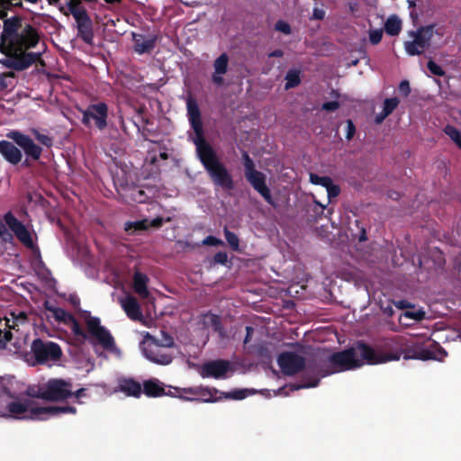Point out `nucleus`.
Segmentation results:
<instances>
[{"mask_svg":"<svg viewBox=\"0 0 461 461\" xmlns=\"http://www.w3.org/2000/svg\"><path fill=\"white\" fill-rule=\"evenodd\" d=\"M85 391L86 390L84 388H80V389L77 390L76 392H73L72 396H75L77 399H79L80 397L85 395Z\"/></svg>","mask_w":461,"mask_h":461,"instance_id":"60","label":"nucleus"},{"mask_svg":"<svg viewBox=\"0 0 461 461\" xmlns=\"http://www.w3.org/2000/svg\"><path fill=\"white\" fill-rule=\"evenodd\" d=\"M444 131L461 149V131L455 126L451 125L446 126Z\"/></svg>","mask_w":461,"mask_h":461,"instance_id":"32","label":"nucleus"},{"mask_svg":"<svg viewBox=\"0 0 461 461\" xmlns=\"http://www.w3.org/2000/svg\"><path fill=\"white\" fill-rule=\"evenodd\" d=\"M149 277L146 274L136 270L133 274V290L141 298L146 299L149 297V293L148 290Z\"/></svg>","mask_w":461,"mask_h":461,"instance_id":"24","label":"nucleus"},{"mask_svg":"<svg viewBox=\"0 0 461 461\" xmlns=\"http://www.w3.org/2000/svg\"><path fill=\"white\" fill-rule=\"evenodd\" d=\"M4 221L21 243H23L28 249L34 248V242L32 240V234L24 226V224L19 221L11 212H8L5 214Z\"/></svg>","mask_w":461,"mask_h":461,"instance_id":"18","label":"nucleus"},{"mask_svg":"<svg viewBox=\"0 0 461 461\" xmlns=\"http://www.w3.org/2000/svg\"><path fill=\"white\" fill-rule=\"evenodd\" d=\"M435 24L420 26L416 31L409 32V35L412 37V41L404 42V50L410 56L421 55L425 50L430 45L431 39L434 34Z\"/></svg>","mask_w":461,"mask_h":461,"instance_id":"11","label":"nucleus"},{"mask_svg":"<svg viewBox=\"0 0 461 461\" xmlns=\"http://www.w3.org/2000/svg\"><path fill=\"white\" fill-rule=\"evenodd\" d=\"M224 398L231 400H243L249 396V391L248 389H235L231 392L222 393Z\"/></svg>","mask_w":461,"mask_h":461,"instance_id":"34","label":"nucleus"},{"mask_svg":"<svg viewBox=\"0 0 461 461\" xmlns=\"http://www.w3.org/2000/svg\"><path fill=\"white\" fill-rule=\"evenodd\" d=\"M277 364L285 375H294L304 370L305 358L295 352H282L277 357Z\"/></svg>","mask_w":461,"mask_h":461,"instance_id":"16","label":"nucleus"},{"mask_svg":"<svg viewBox=\"0 0 461 461\" xmlns=\"http://www.w3.org/2000/svg\"><path fill=\"white\" fill-rule=\"evenodd\" d=\"M228 261V255L225 251L217 252L212 258V264L225 265Z\"/></svg>","mask_w":461,"mask_h":461,"instance_id":"44","label":"nucleus"},{"mask_svg":"<svg viewBox=\"0 0 461 461\" xmlns=\"http://www.w3.org/2000/svg\"><path fill=\"white\" fill-rule=\"evenodd\" d=\"M32 132L34 136V138L43 146L47 148H50L53 145V139L50 137L49 135L41 133L38 130L32 129Z\"/></svg>","mask_w":461,"mask_h":461,"instance_id":"36","label":"nucleus"},{"mask_svg":"<svg viewBox=\"0 0 461 461\" xmlns=\"http://www.w3.org/2000/svg\"><path fill=\"white\" fill-rule=\"evenodd\" d=\"M384 31L390 36H396L402 31V21L395 14L388 17L384 23Z\"/></svg>","mask_w":461,"mask_h":461,"instance_id":"28","label":"nucleus"},{"mask_svg":"<svg viewBox=\"0 0 461 461\" xmlns=\"http://www.w3.org/2000/svg\"><path fill=\"white\" fill-rule=\"evenodd\" d=\"M306 361L304 374L303 375V384H291V391H297L303 388H313L319 385L320 377L331 375L329 365V353L325 350H316L312 352Z\"/></svg>","mask_w":461,"mask_h":461,"instance_id":"4","label":"nucleus"},{"mask_svg":"<svg viewBox=\"0 0 461 461\" xmlns=\"http://www.w3.org/2000/svg\"><path fill=\"white\" fill-rule=\"evenodd\" d=\"M397 355L380 356L379 350L357 341L348 348L329 354V365L331 374L353 370L365 364L377 365L397 359Z\"/></svg>","mask_w":461,"mask_h":461,"instance_id":"2","label":"nucleus"},{"mask_svg":"<svg viewBox=\"0 0 461 461\" xmlns=\"http://www.w3.org/2000/svg\"><path fill=\"white\" fill-rule=\"evenodd\" d=\"M132 40L134 41V50L139 54L150 52L156 43V37L145 39L142 34L133 33Z\"/></svg>","mask_w":461,"mask_h":461,"instance_id":"25","label":"nucleus"},{"mask_svg":"<svg viewBox=\"0 0 461 461\" xmlns=\"http://www.w3.org/2000/svg\"><path fill=\"white\" fill-rule=\"evenodd\" d=\"M50 5H57L60 9V6H66L65 3L60 4V0H48Z\"/></svg>","mask_w":461,"mask_h":461,"instance_id":"62","label":"nucleus"},{"mask_svg":"<svg viewBox=\"0 0 461 461\" xmlns=\"http://www.w3.org/2000/svg\"><path fill=\"white\" fill-rule=\"evenodd\" d=\"M230 370V363L225 359H216L204 363L201 369L203 377H213L215 379L224 378Z\"/></svg>","mask_w":461,"mask_h":461,"instance_id":"19","label":"nucleus"},{"mask_svg":"<svg viewBox=\"0 0 461 461\" xmlns=\"http://www.w3.org/2000/svg\"><path fill=\"white\" fill-rule=\"evenodd\" d=\"M332 182L333 181L330 176H321V178H320V181L317 182V185H321V186L327 188L329 185H331Z\"/></svg>","mask_w":461,"mask_h":461,"instance_id":"56","label":"nucleus"},{"mask_svg":"<svg viewBox=\"0 0 461 461\" xmlns=\"http://www.w3.org/2000/svg\"><path fill=\"white\" fill-rule=\"evenodd\" d=\"M253 332H254V329L252 327H250V326L246 327V336L244 339V344H247L250 341Z\"/></svg>","mask_w":461,"mask_h":461,"instance_id":"57","label":"nucleus"},{"mask_svg":"<svg viewBox=\"0 0 461 461\" xmlns=\"http://www.w3.org/2000/svg\"><path fill=\"white\" fill-rule=\"evenodd\" d=\"M224 236L232 250L238 251L240 246V240L238 236L230 231L227 227L224 228Z\"/></svg>","mask_w":461,"mask_h":461,"instance_id":"33","label":"nucleus"},{"mask_svg":"<svg viewBox=\"0 0 461 461\" xmlns=\"http://www.w3.org/2000/svg\"><path fill=\"white\" fill-rule=\"evenodd\" d=\"M326 189L329 200L337 197L340 193V187L337 185H334L333 182Z\"/></svg>","mask_w":461,"mask_h":461,"instance_id":"46","label":"nucleus"},{"mask_svg":"<svg viewBox=\"0 0 461 461\" xmlns=\"http://www.w3.org/2000/svg\"><path fill=\"white\" fill-rule=\"evenodd\" d=\"M60 12L66 16L71 14L76 22L77 36L88 45L94 44L93 22L81 0H69L68 10L60 6Z\"/></svg>","mask_w":461,"mask_h":461,"instance_id":"7","label":"nucleus"},{"mask_svg":"<svg viewBox=\"0 0 461 461\" xmlns=\"http://www.w3.org/2000/svg\"><path fill=\"white\" fill-rule=\"evenodd\" d=\"M108 105L104 102L90 104L86 110L82 111L81 122L86 128H92L94 125L100 131L107 127Z\"/></svg>","mask_w":461,"mask_h":461,"instance_id":"13","label":"nucleus"},{"mask_svg":"<svg viewBox=\"0 0 461 461\" xmlns=\"http://www.w3.org/2000/svg\"><path fill=\"white\" fill-rule=\"evenodd\" d=\"M346 123H347L346 138H347V140H350L356 133V127H355L354 122L350 119L347 120Z\"/></svg>","mask_w":461,"mask_h":461,"instance_id":"47","label":"nucleus"},{"mask_svg":"<svg viewBox=\"0 0 461 461\" xmlns=\"http://www.w3.org/2000/svg\"><path fill=\"white\" fill-rule=\"evenodd\" d=\"M203 244L208 246H220L222 245L223 242L214 236H208L203 240Z\"/></svg>","mask_w":461,"mask_h":461,"instance_id":"52","label":"nucleus"},{"mask_svg":"<svg viewBox=\"0 0 461 461\" xmlns=\"http://www.w3.org/2000/svg\"><path fill=\"white\" fill-rule=\"evenodd\" d=\"M275 29L286 35L290 34L292 32L290 24L282 20H279L276 23Z\"/></svg>","mask_w":461,"mask_h":461,"instance_id":"43","label":"nucleus"},{"mask_svg":"<svg viewBox=\"0 0 461 461\" xmlns=\"http://www.w3.org/2000/svg\"><path fill=\"white\" fill-rule=\"evenodd\" d=\"M164 221H165L164 218L159 217V216L156 217L152 221H149L148 219H143V220L136 221H127L125 223L124 229L130 234H133L138 231L147 230L151 227L156 228V229L160 228L163 225Z\"/></svg>","mask_w":461,"mask_h":461,"instance_id":"20","label":"nucleus"},{"mask_svg":"<svg viewBox=\"0 0 461 461\" xmlns=\"http://www.w3.org/2000/svg\"><path fill=\"white\" fill-rule=\"evenodd\" d=\"M196 152L213 185L224 190H233L235 184L232 176L211 144L198 145Z\"/></svg>","mask_w":461,"mask_h":461,"instance_id":"3","label":"nucleus"},{"mask_svg":"<svg viewBox=\"0 0 461 461\" xmlns=\"http://www.w3.org/2000/svg\"><path fill=\"white\" fill-rule=\"evenodd\" d=\"M162 348L158 345V339L149 333L146 334L141 342V350L147 359L158 365L167 366L172 362L173 357L163 351Z\"/></svg>","mask_w":461,"mask_h":461,"instance_id":"12","label":"nucleus"},{"mask_svg":"<svg viewBox=\"0 0 461 461\" xmlns=\"http://www.w3.org/2000/svg\"><path fill=\"white\" fill-rule=\"evenodd\" d=\"M46 309L53 313V317L57 321L62 322L65 325H67L68 321L72 320V318L74 317L73 314L66 312L64 309L59 307L49 306L48 304H46Z\"/></svg>","mask_w":461,"mask_h":461,"instance_id":"29","label":"nucleus"},{"mask_svg":"<svg viewBox=\"0 0 461 461\" xmlns=\"http://www.w3.org/2000/svg\"><path fill=\"white\" fill-rule=\"evenodd\" d=\"M120 391L126 393L128 396L139 398L142 393V388L139 382L134 379H124L120 383Z\"/></svg>","mask_w":461,"mask_h":461,"instance_id":"26","label":"nucleus"},{"mask_svg":"<svg viewBox=\"0 0 461 461\" xmlns=\"http://www.w3.org/2000/svg\"><path fill=\"white\" fill-rule=\"evenodd\" d=\"M310 177H311V182L315 185H317V182H319L320 178H321V176H320L318 175H314V174H311Z\"/></svg>","mask_w":461,"mask_h":461,"instance_id":"61","label":"nucleus"},{"mask_svg":"<svg viewBox=\"0 0 461 461\" xmlns=\"http://www.w3.org/2000/svg\"><path fill=\"white\" fill-rule=\"evenodd\" d=\"M41 40L38 30L30 23H23V18L14 15L5 19L0 36V51L8 59L2 63L8 68L23 71L36 62L44 64L41 52H30Z\"/></svg>","mask_w":461,"mask_h":461,"instance_id":"1","label":"nucleus"},{"mask_svg":"<svg viewBox=\"0 0 461 461\" xmlns=\"http://www.w3.org/2000/svg\"><path fill=\"white\" fill-rule=\"evenodd\" d=\"M229 57L226 53L221 54L213 62L214 73L212 76V81L216 86H221L223 84L222 75L228 71Z\"/></svg>","mask_w":461,"mask_h":461,"instance_id":"23","label":"nucleus"},{"mask_svg":"<svg viewBox=\"0 0 461 461\" xmlns=\"http://www.w3.org/2000/svg\"><path fill=\"white\" fill-rule=\"evenodd\" d=\"M211 324L214 331L218 332L221 337H224V328L218 315L212 314L211 317Z\"/></svg>","mask_w":461,"mask_h":461,"instance_id":"40","label":"nucleus"},{"mask_svg":"<svg viewBox=\"0 0 461 461\" xmlns=\"http://www.w3.org/2000/svg\"><path fill=\"white\" fill-rule=\"evenodd\" d=\"M6 226L5 222L4 223L0 221V237L5 240L12 239V234L8 231Z\"/></svg>","mask_w":461,"mask_h":461,"instance_id":"53","label":"nucleus"},{"mask_svg":"<svg viewBox=\"0 0 461 461\" xmlns=\"http://www.w3.org/2000/svg\"><path fill=\"white\" fill-rule=\"evenodd\" d=\"M142 392L149 397H159L166 394L165 388L158 380H147L143 383Z\"/></svg>","mask_w":461,"mask_h":461,"instance_id":"27","label":"nucleus"},{"mask_svg":"<svg viewBox=\"0 0 461 461\" xmlns=\"http://www.w3.org/2000/svg\"><path fill=\"white\" fill-rule=\"evenodd\" d=\"M384 312L388 316H392L393 314V310L391 306L384 308Z\"/></svg>","mask_w":461,"mask_h":461,"instance_id":"64","label":"nucleus"},{"mask_svg":"<svg viewBox=\"0 0 461 461\" xmlns=\"http://www.w3.org/2000/svg\"><path fill=\"white\" fill-rule=\"evenodd\" d=\"M161 338L158 339V345L163 348H174L175 340L174 338L165 330L160 331Z\"/></svg>","mask_w":461,"mask_h":461,"instance_id":"38","label":"nucleus"},{"mask_svg":"<svg viewBox=\"0 0 461 461\" xmlns=\"http://www.w3.org/2000/svg\"><path fill=\"white\" fill-rule=\"evenodd\" d=\"M388 115H385V112L383 110L382 113H378L376 116H375V122L376 123H382L384 122V120L387 117Z\"/></svg>","mask_w":461,"mask_h":461,"instance_id":"59","label":"nucleus"},{"mask_svg":"<svg viewBox=\"0 0 461 461\" xmlns=\"http://www.w3.org/2000/svg\"><path fill=\"white\" fill-rule=\"evenodd\" d=\"M340 106L338 101L325 102L321 105V109L327 112H334Z\"/></svg>","mask_w":461,"mask_h":461,"instance_id":"48","label":"nucleus"},{"mask_svg":"<svg viewBox=\"0 0 461 461\" xmlns=\"http://www.w3.org/2000/svg\"><path fill=\"white\" fill-rule=\"evenodd\" d=\"M87 332L84 330L78 321L74 316L67 326L71 329L72 333L81 342L88 339V334L106 350H113L115 348V341L110 331L101 325L98 317L89 316L86 321Z\"/></svg>","mask_w":461,"mask_h":461,"instance_id":"5","label":"nucleus"},{"mask_svg":"<svg viewBox=\"0 0 461 461\" xmlns=\"http://www.w3.org/2000/svg\"><path fill=\"white\" fill-rule=\"evenodd\" d=\"M121 305L126 315L132 321H140L142 319V312L138 300L128 295L121 300Z\"/></svg>","mask_w":461,"mask_h":461,"instance_id":"22","label":"nucleus"},{"mask_svg":"<svg viewBox=\"0 0 461 461\" xmlns=\"http://www.w3.org/2000/svg\"><path fill=\"white\" fill-rule=\"evenodd\" d=\"M382 37H383L382 30H372L369 32V41L374 45L378 44L381 41Z\"/></svg>","mask_w":461,"mask_h":461,"instance_id":"45","label":"nucleus"},{"mask_svg":"<svg viewBox=\"0 0 461 461\" xmlns=\"http://www.w3.org/2000/svg\"><path fill=\"white\" fill-rule=\"evenodd\" d=\"M10 326V319L0 318V345L5 347L6 343L11 341L13 339V334L11 330H9Z\"/></svg>","mask_w":461,"mask_h":461,"instance_id":"30","label":"nucleus"},{"mask_svg":"<svg viewBox=\"0 0 461 461\" xmlns=\"http://www.w3.org/2000/svg\"><path fill=\"white\" fill-rule=\"evenodd\" d=\"M359 241H366L367 240L366 232L365 229L361 230V233L358 238Z\"/></svg>","mask_w":461,"mask_h":461,"instance_id":"63","label":"nucleus"},{"mask_svg":"<svg viewBox=\"0 0 461 461\" xmlns=\"http://www.w3.org/2000/svg\"><path fill=\"white\" fill-rule=\"evenodd\" d=\"M8 411L14 417L23 415V418L32 420H46L49 416H59L64 413L77 412L73 406H44L30 408L29 401L26 402H11L7 405Z\"/></svg>","mask_w":461,"mask_h":461,"instance_id":"6","label":"nucleus"},{"mask_svg":"<svg viewBox=\"0 0 461 461\" xmlns=\"http://www.w3.org/2000/svg\"><path fill=\"white\" fill-rule=\"evenodd\" d=\"M241 158L244 166L246 180L268 204L276 206L271 191L266 183V175L256 169V165L247 151H242Z\"/></svg>","mask_w":461,"mask_h":461,"instance_id":"9","label":"nucleus"},{"mask_svg":"<svg viewBox=\"0 0 461 461\" xmlns=\"http://www.w3.org/2000/svg\"><path fill=\"white\" fill-rule=\"evenodd\" d=\"M427 68L429 72L435 76L443 77L445 75L444 69L432 59L428 61Z\"/></svg>","mask_w":461,"mask_h":461,"instance_id":"41","label":"nucleus"},{"mask_svg":"<svg viewBox=\"0 0 461 461\" xmlns=\"http://www.w3.org/2000/svg\"><path fill=\"white\" fill-rule=\"evenodd\" d=\"M73 395V385L70 381L61 378H51L38 389L36 398L49 402H62Z\"/></svg>","mask_w":461,"mask_h":461,"instance_id":"10","label":"nucleus"},{"mask_svg":"<svg viewBox=\"0 0 461 461\" xmlns=\"http://www.w3.org/2000/svg\"><path fill=\"white\" fill-rule=\"evenodd\" d=\"M31 351L38 364H44L48 361H57L62 356V350L57 343L44 341L41 339H35L32 341Z\"/></svg>","mask_w":461,"mask_h":461,"instance_id":"14","label":"nucleus"},{"mask_svg":"<svg viewBox=\"0 0 461 461\" xmlns=\"http://www.w3.org/2000/svg\"><path fill=\"white\" fill-rule=\"evenodd\" d=\"M12 320H10L9 330H16L19 324H23L27 321V315L23 312H20L17 315L12 313Z\"/></svg>","mask_w":461,"mask_h":461,"instance_id":"37","label":"nucleus"},{"mask_svg":"<svg viewBox=\"0 0 461 461\" xmlns=\"http://www.w3.org/2000/svg\"><path fill=\"white\" fill-rule=\"evenodd\" d=\"M402 318L411 319L416 321H422L425 318V312L421 310L406 311L399 318V321H402Z\"/></svg>","mask_w":461,"mask_h":461,"instance_id":"35","label":"nucleus"},{"mask_svg":"<svg viewBox=\"0 0 461 461\" xmlns=\"http://www.w3.org/2000/svg\"><path fill=\"white\" fill-rule=\"evenodd\" d=\"M400 100L397 97L386 98L384 101L383 110L385 112V115H390L394 109L398 106Z\"/></svg>","mask_w":461,"mask_h":461,"instance_id":"39","label":"nucleus"},{"mask_svg":"<svg viewBox=\"0 0 461 461\" xmlns=\"http://www.w3.org/2000/svg\"><path fill=\"white\" fill-rule=\"evenodd\" d=\"M379 355L384 357L397 355V360H399L402 356L404 359L430 360L437 358L434 349L426 347L424 342L413 339L407 340L404 338H399L397 339V348L394 350L387 353L379 350ZM393 361H396V359Z\"/></svg>","mask_w":461,"mask_h":461,"instance_id":"8","label":"nucleus"},{"mask_svg":"<svg viewBox=\"0 0 461 461\" xmlns=\"http://www.w3.org/2000/svg\"><path fill=\"white\" fill-rule=\"evenodd\" d=\"M325 208V205L317 201H314V204L311 208V211L313 212V214H311V216L314 217L315 220L321 218L324 214Z\"/></svg>","mask_w":461,"mask_h":461,"instance_id":"42","label":"nucleus"},{"mask_svg":"<svg viewBox=\"0 0 461 461\" xmlns=\"http://www.w3.org/2000/svg\"><path fill=\"white\" fill-rule=\"evenodd\" d=\"M285 80H286V82H285V88L286 90L290 89V88L296 87L301 83V78H300L299 71L289 70L286 73Z\"/></svg>","mask_w":461,"mask_h":461,"instance_id":"31","label":"nucleus"},{"mask_svg":"<svg viewBox=\"0 0 461 461\" xmlns=\"http://www.w3.org/2000/svg\"><path fill=\"white\" fill-rule=\"evenodd\" d=\"M0 153L5 160L13 165H17L23 158L22 151L15 146V143L8 140L0 141Z\"/></svg>","mask_w":461,"mask_h":461,"instance_id":"21","label":"nucleus"},{"mask_svg":"<svg viewBox=\"0 0 461 461\" xmlns=\"http://www.w3.org/2000/svg\"><path fill=\"white\" fill-rule=\"evenodd\" d=\"M283 56H284V51L279 49L275 50L268 54L269 58H281Z\"/></svg>","mask_w":461,"mask_h":461,"instance_id":"58","label":"nucleus"},{"mask_svg":"<svg viewBox=\"0 0 461 461\" xmlns=\"http://www.w3.org/2000/svg\"><path fill=\"white\" fill-rule=\"evenodd\" d=\"M218 393V390L215 389V388H205V389H202L201 390V395L203 396V397H208L207 399L204 400V402H215V400H212L211 398L212 397V395L214 393Z\"/></svg>","mask_w":461,"mask_h":461,"instance_id":"49","label":"nucleus"},{"mask_svg":"<svg viewBox=\"0 0 461 461\" xmlns=\"http://www.w3.org/2000/svg\"><path fill=\"white\" fill-rule=\"evenodd\" d=\"M399 91L403 96H408L411 93V86L409 81L402 80L399 85Z\"/></svg>","mask_w":461,"mask_h":461,"instance_id":"50","label":"nucleus"},{"mask_svg":"<svg viewBox=\"0 0 461 461\" xmlns=\"http://www.w3.org/2000/svg\"><path fill=\"white\" fill-rule=\"evenodd\" d=\"M7 137L24 151L27 158H32L34 161L40 159L42 149L39 145L35 144L30 136L23 134L19 131H12L7 134Z\"/></svg>","mask_w":461,"mask_h":461,"instance_id":"17","label":"nucleus"},{"mask_svg":"<svg viewBox=\"0 0 461 461\" xmlns=\"http://www.w3.org/2000/svg\"><path fill=\"white\" fill-rule=\"evenodd\" d=\"M325 17V11L323 9L315 7L312 11L311 19L321 21Z\"/></svg>","mask_w":461,"mask_h":461,"instance_id":"54","label":"nucleus"},{"mask_svg":"<svg viewBox=\"0 0 461 461\" xmlns=\"http://www.w3.org/2000/svg\"><path fill=\"white\" fill-rule=\"evenodd\" d=\"M393 304L398 309H401V310L409 309V308H412L413 307V305L410 302H408L406 300L395 301V302H393Z\"/></svg>","mask_w":461,"mask_h":461,"instance_id":"55","label":"nucleus"},{"mask_svg":"<svg viewBox=\"0 0 461 461\" xmlns=\"http://www.w3.org/2000/svg\"><path fill=\"white\" fill-rule=\"evenodd\" d=\"M11 3L7 5H4L3 6H0V19H3L4 21L7 18V11L11 10L12 8H15L14 2L10 1Z\"/></svg>","mask_w":461,"mask_h":461,"instance_id":"51","label":"nucleus"},{"mask_svg":"<svg viewBox=\"0 0 461 461\" xmlns=\"http://www.w3.org/2000/svg\"><path fill=\"white\" fill-rule=\"evenodd\" d=\"M187 116L192 129L195 134L194 143L197 148L198 145L202 146L208 143L204 138L203 125L201 116V111L196 100L189 97L186 101Z\"/></svg>","mask_w":461,"mask_h":461,"instance_id":"15","label":"nucleus"}]
</instances>
